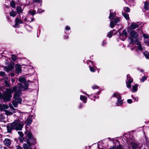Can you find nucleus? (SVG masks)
<instances>
[{"label": "nucleus", "mask_w": 149, "mask_h": 149, "mask_svg": "<svg viewBox=\"0 0 149 149\" xmlns=\"http://www.w3.org/2000/svg\"><path fill=\"white\" fill-rule=\"evenodd\" d=\"M16 11L17 13L19 14L22 12L23 9L20 6L17 7L16 8Z\"/></svg>", "instance_id": "nucleus-20"}, {"label": "nucleus", "mask_w": 149, "mask_h": 149, "mask_svg": "<svg viewBox=\"0 0 149 149\" xmlns=\"http://www.w3.org/2000/svg\"><path fill=\"white\" fill-rule=\"evenodd\" d=\"M19 89L16 91L15 93L14 98L16 100H19L18 102H21L22 99L19 97L22 94L21 91L22 90L23 85L20 83H19L18 85Z\"/></svg>", "instance_id": "nucleus-1"}, {"label": "nucleus", "mask_w": 149, "mask_h": 149, "mask_svg": "<svg viewBox=\"0 0 149 149\" xmlns=\"http://www.w3.org/2000/svg\"><path fill=\"white\" fill-rule=\"evenodd\" d=\"M144 8L147 10L149 9V3L147 1L145 2L144 3Z\"/></svg>", "instance_id": "nucleus-22"}, {"label": "nucleus", "mask_w": 149, "mask_h": 149, "mask_svg": "<svg viewBox=\"0 0 149 149\" xmlns=\"http://www.w3.org/2000/svg\"><path fill=\"white\" fill-rule=\"evenodd\" d=\"M25 134H26L27 136L29 139H31V138L33 137L32 135V134L30 132V131L29 130H27L26 131V132H25Z\"/></svg>", "instance_id": "nucleus-17"}, {"label": "nucleus", "mask_w": 149, "mask_h": 149, "mask_svg": "<svg viewBox=\"0 0 149 149\" xmlns=\"http://www.w3.org/2000/svg\"><path fill=\"white\" fill-rule=\"evenodd\" d=\"M109 149H123V147L120 145H118L117 146H114Z\"/></svg>", "instance_id": "nucleus-21"}, {"label": "nucleus", "mask_w": 149, "mask_h": 149, "mask_svg": "<svg viewBox=\"0 0 149 149\" xmlns=\"http://www.w3.org/2000/svg\"><path fill=\"white\" fill-rule=\"evenodd\" d=\"M15 71L17 74H18L22 72V68L21 65L19 64H16L15 66Z\"/></svg>", "instance_id": "nucleus-8"}, {"label": "nucleus", "mask_w": 149, "mask_h": 149, "mask_svg": "<svg viewBox=\"0 0 149 149\" xmlns=\"http://www.w3.org/2000/svg\"><path fill=\"white\" fill-rule=\"evenodd\" d=\"M122 39L123 41L126 38H125L124 36H123L122 37V38H120Z\"/></svg>", "instance_id": "nucleus-57"}, {"label": "nucleus", "mask_w": 149, "mask_h": 149, "mask_svg": "<svg viewBox=\"0 0 149 149\" xmlns=\"http://www.w3.org/2000/svg\"><path fill=\"white\" fill-rule=\"evenodd\" d=\"M140 71L142 72H143V70L142 69L140 70Z\"/></svg>", "instance_id": "nucleus-63"}, {"label": "nucleus", "mask_w": 149, "mask_h": 149, "mask_svg": "<svg viewBox=\"0 0 149 149\" xmlns=\"http://www.w3.org/2000/svg\"><path fill=\"white\" fill-rule=\"evenodd\" d=\"M3 149H8V148H6V147H4L3 148Z\"/></svg>", "instance_id": "nucleus-64"}, {"label": "nucleus", "mask_w": 149, "mask_h": 149, "mask_svg": "<svg viewBox=\"0 0 149 149\" xmlns=\"http://www.w3.org/2000/svg\"><path fill=\"white\" fill-rule=\"evenodd\" d=\"M26 122L27 123V125H29L32 123V120L31 119L29 118H27L26 120Z\"/></svg>", "instance_id": "nucleus-30"}, {"label": "nucleus", "mask_w": 149, "mask_h": 149, "mask_svg": "<svg viewBox=\"0 0 149 149\" xmlns=\"http://www.w3.org/2000/svg\"><path fill=\"white\" fill-rule=\"evenodd\" d=\"M18 133L21 136H23V134L22 132H18Z\"/></svg>", "instance_id": "nucleus-54"}, {"label": "nucleus", "mask_w": 149, "mask_h": 149, "mask_svg": "<svg viewBox=\"0 0 149 149\" xmlns=\"http://www.w3.org/2000/svg\"><path fill=\"white\" fill-rule=\"evenodd\" d=\"M106 44V42L105 41H103L102 42V45L103 46L104 45Z\"/></svg>", "instance_id": "nucleus-58"}, {"label": "nucleus", "mask_w": 149, "mask_h": 149, "mask_svg": "<svg viewBox=\"0 0 149 149\" xmlns=\"http://www.w3.org/2000/svg\"><path fill=\"white\" fill-rule=\"evenodd\" d=\"M127 87L129 88H130L131 87V84L133 81V79H132L129 74H128L127 76Z\"/></svg>", "instance_id": "nucleus-6"}, {"label": "nucleus", "mask_w": 149, "mask_h": 149, "mask_svg": "<svg viewBox=\"0 0 149 149\" xmlns=\"http://www.w3.org/2000/svg\"><path fill=\"white\" fill-rule=\"evenodd\" d=\"M18 101L19 100L15 99V100L13 101L12 103L14 107H17L18 104L21 103V102H19Z\"/></svg>", "instance_id": "nucleus-19"}, {"label": "nucleus", "mask_w": 149, "mask_h": 149, "mask_svg": "<svg viewBox=\"0 0 149 149\" xmlns=\"http://www.w3.org/2000/svg\"><path fill=\"white\" fill-rule=\"evenodd\" d=\"M86 97L85 96L83 95H81L80 96V99L81 100H85L83 101V102L84 103H86Z\"/></svg>", "instance_id": "nucleus-24"}, {"label": "nucleus", "mask_w": 149, "mask_h": 149, "mask_svg": "<svg viewBox=\"0 0 149 149\" xmlns=\"http://www.w3.org/2000/svg\"><path fill=\"white\" fill-rule=\"evenodd\" d=\"M4 83L6 86H9V82L8 80H5V81Z\"/></svg>", "instance_id": "nucleus-45"}, {"label": "nucleus", "mask_w": 149, "mask_h": 149, "mask_svg": "<svg viewBox=\"0 0 149 149\" xmlns=\"http://www.w3.org/2000/svg\"><path fill=\"white\" fill-rule=\"evenodd\" d=\"M4 70L6 72H8L10 71H13L14 68L12 65H9L8 67H5L4 68Z\"/></svg>", "instance_id": "nucleus-9"}, {"label": "nucleus", "mask_w": 149, "mask_h": 149, "mask_svg": "<svg viewBox=\"0 0 149 149\" xmlns=\"http://www.w3.org/2000/svg\"><path fill=\"white\" fill-rule=\"evenodd\" d=\"M12 123L14 129L17 130H21L24 125L23 123L19 120H15Z\"/></svg>", "instance_id": "nucleus-2"}, {"label": "nucleus", "mask_w": 149, "mask_h": 149, "mask_svg": "<svg viewBox=\"0 0 149 149\" xmlns=\"http://www.w3.org/2000/svg\"><path fill=\"white\" fill-rule=\"evenodd\" d=\"M128 38L130 39L131 40L130 43L131 44L133 43V42H134V40L132 39L133 38H131V37H129Z\"/></svg>", "instance_id": "nucleus-49"}, {"label": "nucleus", "mask_w": 149, "mask_h": 149, "mask_svg": "<svg viewBox=\"0 0 149 149\" xmlns=\"http://www.w3.org/2000/svg\"><path fill=\"white\" fill-rule=\"evenodd\" d=\"M0 118L2 120H3L4 119L5 117L3 116H0Z\"/></svg>", "instance_id": "nucleus-53"}, {"label": "nucleus", "mask_w": 149, "mask_h": 149, "mask_svg": "<svg viewBox=\"0 0 149 149\" xmlns=\"http://www.w3.org/2000/svg\"><path fill=\"white\" fill-rule=\"evenodd\" d=\"M6 127L7 130V132L9 133L11 132L12 130L14 129V128H13V127L12 125V123L8 125Z\"/></svg>", "instance_id": "nucleus-10"}, {"label": "nucleus", "mask_w": 149, "mask_h": 149, "mask_svg": "<svg viewBox=\"0 0 149 149\" xmlns=\"http://www.w3.org/2000/svg\"><path fill=\"white\" fill-rule=\"evenodd\" d=\"M79 107L80 108H81L82 107V106H81V104L80 105V106H79Z\"/></svg>", "instance_id": "nucleus-62"}, {"label": "nucleus", "mask_w": 149, "mask_h": 149, "mask_svg": "<svg viewBox=\"0 0 149 149\" xmlns=\"http://www.w3.org/2000/svg\"><path fill=\"white\" fill-rule=\"evenodd\" d=\"M127 36V33L126 31V30L125 29L124 30L122 33L120 35V38H122V37L124 36L125 38H126Z\"/></svg>", "instance_id": "nucleus-16"}, {"label": "nucleus", "mask_w": 149, "mask_h": 149, "mask_svg": "<svg viewBox=\"0 0 149 149\" xmlns=\"http://www.w3.org/2000/svg\"><path fill=\"white\" fill-rule=\"evenodd\" d=\"M144 43L147 45L149 46V38L148 39H145L144 40Z\"/></svg>", "instance_id": "nucleus-38"}, {"label": "nucleus", "mask_w": 149, "mask_h": 149, "mask_svg": "<svg viewBox=\"0 0 149 149\" xmlns=\"http://www.w3.org/2000/svg\"><path fill=\"white\" fill-rule=\"evenodd\" d=\"M9 107H10V109H11L13 110L15 109H14V108L13 107V106L11 104L9 105Z\"/></svg>", "instance_id": "nucleus-55"}, {"label": "nucleus", "mask_w": 149, "mask_h": 149, "mask_svg": "<svg viewBox=\"0 0 149 149\" xmlns=\"http://www.w3.org/2000/svg\"><path fill=\"white\" fill-rule=\"evenodd\" d=\"M143 54L146 56V58L149 59V52L147 51H145Z\"/></svg>", "instance_id": "nucleus-25"}, {"label": "nucleus", "mask_w": 149, "mask_h": 149, "mask_svg": "<svg viewBox=\"0 0 149 149\" xmlns=\"http://www.w3.org/2000/svg\"><path fill=\"white\" fill-rule=\"evenodd\" d=\"M143 37L145 38V39H147L149 38V36L148 34H143Z\"/></svg>", "instance_id": "nucleus-43"}, {"label": "nucleus", "mask_w": 149, "mask_h": 149, "mask_svg": "<svg viewBox=\"0 0 149 149\" xmlns=\"http://www.w3.org/2000/svg\"><path fill=\"white\" fill-rule=\"evenodd\" d=\"M114 21L115 24H116L119 22V18L118 17H116L115 18L114 20Z\"/></svg>", "instance_id": "nucleus-36"}, {"label": "nucleus", "mask_w": 149, "mask_h": 149, "mask_svg": "<svg viewBox=\"0 0 149 149\" xmlns=\"http://www.w3.org/2000/svg\"><path fill=\"white\" fill-rule=\"evenodd\" d=\"M4 144L6 146H9L11 144V141L10 139H6L3 141Z\"/></svg>", "instance_id": "nucleus-12"}, {"label": "nucleus", "mask_w": 149, "mask_h": 149, "mask_svg": "<svg viewBox=\"0 0 149 149\" xmlns=\"http://www.w3.org/2000/svg\"><path fill=\"white\" fill-rule=\"evenodd\" d=\"M89 68H90V70L91 72H93L95 71V70L93 67H90Z\"/></svg>", "instance_id": "nucleus-47"}, {"label": "nucleus", "mask_w": 149, "mask_h": 149, "mask_svg": "<svg viewBox=\"0 0 149 149\" xmlns=\"http://www.w3.org/2000/svg\"><path fill=\"white\" fill-rule=\"evenodd\" d=\"M36 12L35 10H33L32 11H30L29 13L31 15H33L35 14Z\"/></svg>", "instance_id": "nucleus-41"}, {"label": "nucleus", "mask_w": 149, "mask_h": 149, "mask_svg": "<svg viewBox=\"0 0 149 149\" xmlns=\"http://www.w3.org/2000/svg\"><path fill=\"white\" fill-rule=\"evenodd\" d=\"M12 97V95L7 91L5 92L4 94H2V95L1 99H3L4 102H8L10 100V98Z\"/></svg>", "instance_id": "nucleus-3"}, {"label": "nucleus", "mask_w": 149, "mask_h": 149, "mask_svg": "<svg viewBox=\"0 0 149 149\" xmlns=\"http://www.w3.org/2000/svg\"><path fill=\"white\" fill-rule=\"evenodd\" d=\"M16 149H23L22 147L20 146H19L18 145L16 146Z\"/></svg>", "instance_id": "nucleus-50"}, {"label": "nucleus", "mask_w": 149, "mask_h": 149, "mask_svg": "<svg viewBox=\"0 0 149 149\" xmlns=\"http://www.w3.org/2000/svg\"><path fill=\"white\" fill-rule=\"evenodd\" d=\"M124 10L126 12H129L130 11V9L128 7H126L124 8Z\"/></svg>", "instance_id": "nucleus-42"}, {"label": "nucleus", "mask_w": 149, "mask_h": 149, "mask_svg": "<svg viewBox=\"0 0 149 149\" xmlns=\"http://www.w3.org/2000/svg\"><path fill=\"white\" fill-rule=\"evenodd\" d=\"M15 23L14 27H17L18 25L19 24H22L23 23L22 21L19 19L18 17H17L15 19Z\"/></svg>", "instance_id": "nucleus-11"}, {"label": "nucleus", "mask_w": 149, "mask_h": 149, "mask_svg": "<svg viewBox=\"0 0 149 149\" xmlns=\"http://www.w3.org/2000/svg\"><path fill=\"white\" fill-rule=\"evenodd\" d=\"M16 15V13L14 11H12L10 13V15L11 16L13 17H15Z\"/></svg>", "instance_id": "nucleus-26"}, {"label": "nucleus", "mask_w": 149, "mask_h": 149, "mask_svg": "<svg viewBox=\"0 0 149 149\" xmlns=\"http://www.w3.org/2000/svg\"><path fill=\"white\" fill-rule=\"evenodd\" d=\"M33 143H31L30 141L27 140L26 143H23V148L24 149H31V147Z\"/></svg>", "instance_id": "nucleus-5"}, {"label": "nucleus", "mask_w": 149, "mask_h": 149, "mask_svg": "<svg viewBox=\"0 0 149 149\" xmlns=\"http://www.w3.org/2000/svg\"><path fill=\"white\" fill-rule=\"evenodd\" d=\"M113 96L118 98L117 103H116L117 106H120L122 104L123 102L121 100V98L119 95L117 93H115L113 95Z\"/></svg>", "instance_id": "nucleus-4"}, {"label": "nucleus", "mask_w": 149, "mask_h": 149, "mask_svg": "<svg viewBox=\"0 0 149 149\" xmlns=\"http://www.w3.org/2000/svg\"><path fill=\"white\" fill-rule=\"evenodd\" d=\"M138 26L139 25L136 23H132L131 25L130 29H134L138 28Z\"/></svg>", "instance_id": "nucleus-15"}, {"label": "nucleus", "mask_w": 149, "mask_h": 149, "mask_svg": "<svg viewBox=\"0 0 149 149\" xmlns=\"http://www.w3.org/2000/svg\"><path fill=\"white\" fill-rule=\"evenodd\" d=\"M112 10H110V15L109 17V18L110 19H113L116 16V14L115 13H112Z\"/></svg>", "instance_id": "nucleus-18"}, {"label": "nucleus", "mask_w": 149, "mask_h": 149, "mask_svg": "<svg viewBox=\"0 0 149 149\" xmlns=\"http://www.w3.org/2000/svg\"><path fill=\"white\" fill-rule=\"evenodd\" d=\"M131 145L132 147V149H136L137 148V145L134 143H132Z\"/></svg>", "instance_id": "nucleus-28"}, {"label": "nucleus", "mask_w": 149, "mask_h": 149, "mask_svg": "<svg viewBox=\"0 0 149 149\" xmlns=\"http://www.w3.org/2000/svg\"><path fill=\"white\" fill-rule=\"evenodd\" d=\"M9 107L7 105L3 104L1 105L0 106V110L2 111L5 109H7Z\"/></svg>", "instance_id": "nucleus-14"}, {"label": "nucleus", "mask_w": 149, "mask_h": 149, "mask_svg": "<svg viewBox=\"0 0 149 149\" xmlns=\"http://www.w3.org/2000/svg\"><path fill=\"white\" fill-rule=\"evenodd\" d=\"M5 111L6 114L7 115H12L13 114L11 112L8 111V110H5Z\"/></svg>", "instance_id": "nucleus-37"}, {"label": "nucleus", "mask_w": 149, "mask_h": 149, "mask_svg": "<svg viewBox=\"0 0 149 149\" xmlns=\"http://www.w3.org/2000/svg\"><path fill=\"white\" fill-rule=\"evenodd\" d=\"M10 6L13 8H15V2L14 1H12L10 3Z\"/></svg>", "instance_id": "nucleus-27"}, {"label": "nucleus", "mask_w": 149, "mask_h": 149, "mask_svg": "<svg viewBox=\"0 0 149 149\" xmlns=\"http://www.w3.org/2000/svg\"><path fill=\"white\" fill-rule=\"evenodd\" d=\"M28 84L26 83H25L24 84V86H23V88L22 90L23 89L25 90L27 89L28 88Z\"/></svg>", "instance_id": "nucleus-32"}, {"label": "nucleus", "mask_w": 149, "mask_h": 149, "mask_svg": "<svg viewBox=\"0 0 149 149\" xmlns=\"http://www.w3.org/2000/svg\"><path fill=\"white\" fill-rule=\"evenodd\" d=\"M146 76H143L142 77L141 79H140L141 81L143 82L146 79Z\"/></svg>", "instance_id": "nucleus-44"}, {"label": "nucleus", "mask_w": 149, "mask_h": 149, "mask_svg": "<svg viewBox=\"0 0 149 149\" xmlns=\"http://www.w3.org/2000/svg\"><path fill=\"white\" fill-rule=\"evenodd\" d=\"M2 95V94H1L0 92V98L1 99Z\"/></svg>", "instance_id": "nucleus-60"}, {"label": "nucleus", "mask_w": 149, "mask_h": 149, "mask_svg": "<svg viewBox=\"0 0 149 149\" xmlns=\"http://www.w3.org/2000/svg\"><path fill=\"white\" fill-rule=\"evenodd\" d=\"M113 33V32L112 31H110L108 33L107 36L109 38H111L112 36Z\"/></svg>", "instance_id": "nucleus-34"}, {"label": "nucleus", "mask_w": 149, "mask_h": 149, "mask_svg": "<svg viewBox=\"0 0 149 149\" xmlns=\"http://www.w3.org/2000/svg\"><path fill=\"white\" fill-rule=\"evenodd\" d=\"M130 37L132 38H137L139 36L138 33L134 31H132L130 33Z\"/></svg>", "instance_id": "nucleus-7"}, {"label": "nucleus", "mask_w": 149, "mask_h": 149, "mask_svg": "<svg viewBox=\"0 0 149 149\" xmlns=\"http://www.w3.org/2000/svg\"><path fill=\"white\" fill-rule=\"evenodd\" d=\"M21 83H24L26 82V80L24 77H20L18 80Z\"/></svg>", "instance_id": "nucleus-23"}, {"label": "nucleus", "mask_w": 149, "mask_h": 149, "mask_svg": "<svg viewBox=\"0 0 149 149\" xmlns=\"http://www.w3.org/2000/svg\"><path fill=\"white\" fill-rule=\"evenodd\" d=\"M70 29V28L68 26H66V28H65L66 30H69Z\"/></svg>", "instance_id": "nucleus-56"}, {"label": "nucleus", "mask_w": 149, "mask_h": 149, "mask_svg": "<svg viewBox=\"0 0 149 149\" xmlns=\"http://www.w3.org/2000/svg\"><path fill=\"white\" fill-rule=\"evenodd\" d=\"M123 15L126 19L127 20L129 19V15L128 14L126 13H123Z\"/></svg>", "instance_id": "nucleus-31"}, {"label": "nucleus", "mask_w": 149, "mask_h": 149, "mask_svg": "<svg viewBox=\"0 0 149 149\" xmlns=\"http://www.w3.org/2000/svg\"><path fill=\"white\" fill-rule=\"evenodd\" d=\"M138 86L137 85H135L132 86V91L134 92H136L137 90Z\"/></svg>", "instance_id": "nucleus-33"}, {"label": "nucleus", "mask_w": 149, "mask_h": 149, "mask_svg": "<svg viewBox=\"0 0 149 149\" xmlns=\"http://www.w3.org/2000/svg\"><path fill=\"white\" fill-rule=\"evenodd\" d=\"M17 89V86H14L12 90L9 89H6V91L8 92H9L11 94L13 93V92L15 91Z\"/></svg>", "instance_id": "nucleus-13"}, {"label": "nucleus", "mask_w": 149, "mask_h": 149, "mask_svg": "<svg viewBox=\"0 0 149 149\" xmlns=\"http://www.w3.org/2000/svg\"><path fill=\"white\" fill-rule=\"evenodd\" d=\"M98 88V86L96 85H94L92 87V88L93 89H95V88Z\"/></svg>", "instance_id": "nucleus-51"}, {"label": "nucleus", "mask_w": 149, "mask_h": 149, "mask_svg": "<svg viewBox=\"0 0 149 149\" xmlns=\"http://www.w3.org/2000/svg\"><path fill=\"white\" fill-rule=\"evenodd\" d=\"M127 102L128 103L130 104L132 102V100L131 99H128L127 100Z\"/></svg>", "instance_id": "nucleus-52"}, {"label": "nucleus", "mask_w": 149, "mask_h": 149, "mask_svg": "<svg viewBox=\"0 0 149 149\" xmlns=\"http://www.w3.org/2000/svg\"><path fill=\"white\" fill-rule=\"evenodd\" d=\"M11 75L12 77H13L15 75V74L13 72L11 74Z\"/></svg>", "instance_id": "nucleus-59"}, {"label": "nucleus", "mask_w": 149, "mask_h": 149, "mask_svg": "<svg viewBox=\"0 0 149 149\" xmlns=\"http://www.w3.org/2000/svg\"><path fill=\"white\" fill-rule=\"evenodd\" d=\"M12 59L14 61H15L16 60L17 58L15 55H13L11 57Z\"/></svg>", "instance_id": "nucleus-39"}, {"label": "nucleus", "mask_w": 149, "mask_h": 149, "mask_svg": "<svg viewBox=\"0 0 149 149\" xmlns=\"http://www.w3.org/2000/svg\"><path fill=\"white\" fill-rule=\"evenodd\" d=\"M3 147V146L2 145H0V148H2Z\"/></svg>", "instance_id": "nucleus-61"}, {"label": "nucleus", "mask_w": 149, "mask_h": 149, "mask_svg": "<svg viewBox=\"0 0 149 149\" xmlns=\"http://www.w3.org/2000/svg\"><path fill=\"white\" fill-rule=\"evenodd\" d=\"M29 140H30V141L32 143H33V144L35 143V140L33 137L29 139Z\"/></svg>", "instance_id": "nucleus-35"}, {"label": "nucleus", "mask_w": 149, "mask_h": 149, "mask_svg": "<svg viewBox=\"0 0 149 149\" xmlns=\"http://www.w3.org/2000/svg\"><path fill=\"white\" fill-rule=\"evenodd\" d=\"M137 47L140 51H142L143 49L141 47V45L140 43L138 42L137 44Z\"/></svg>", "instance_id": "nucleus-29"}, {"label": "nucleus", "mask_w": 149, "mask_h": 149, "mask_svg": "<svg viewBox=\"0 0 149 149\" xmlns=\"http://www.w3.org/2000/svg\"><path fill=\"white\" fill-rule=\"evenodd\" d=\"M114 24L115 23H114L112 21L110 22V26L111 28H113L114 27V26H115Z\"/></svg>", "instance_id": "nucleus-40"}, {"label": "nucleus", "mask_w": 149, "mask_h": 149, "mask_svg": "<svg viewBox=\"0 0 149 149\" xmlns=\"http://www.w3.org/2000/svg\"><path fill=\"white\" fill-rule=\"evenodd\" d=\"M5 73L4 72L1 71L0 72V75L2 76H5Z\"/></svg>", "instance_id": "nucleus-46"}, {"label": "nucleus", "mask_w": 149, "mask_h": 149, "mask_svg": "<svg viewBox=\"0 0 149 149\" xmlns=\"http://www.w3.org/2000/svg\"><path fill=\"white\" fill-rule=\"evenodd\" d=\"M42 0H33V1L36 3H39L42 1Z\"/></svg>", "instance_id": "nucleus-48"}]
</instances>
